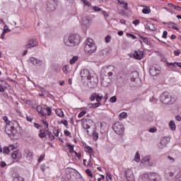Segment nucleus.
Segmentation results:
<instances>
[{"label":"nucleus","instance_id":"obj_29","mask_svg":"<svg viewBox=\"0 0 181 181\" xmlns=\"http://www.w3.org/2000/svg\"><path fill=\"white\" fill-rule=\"evenodd\" d=\"M40 134H38V136H40L41 139L46 138L47 136V132H43V130H40Z\"/></svg>","mask_w":181,"mask_h":181},{"label":"nucleus","instance_id":"obj_33","mask_svg":"<svg viewBox=\"0 0 181 181\" xmlns=\"http://www.w3.org/2000/svg\"><path fill=\"white\" fill-rule=\"evenodd\" d=\"M134 160L135 162H139L141 160V155L139 154V152H136L134 156Z\"/></svg>","mask_w":181,"mask_h":181},{"label":"nucleus","instance_id":"obj_64","mask_svg":"<svg viewBox=\"0 0 181 181\" xmlns=\"http://www.w3.org/2000/svg\"><path fill=\"white\" fill-rule=\"evenodd\" d=\"M53 133L55 136H59V130H54Z\"/></svg>","mask_w":181,"mask_h":181},{"label":"nucleus","instance_id":"obj_6","mask_svg":"<svg viewBox=\"0 0 181 181\" xmlns=\"http://www.w3.org/2000/svg\"><path fill=\"white\" fill-rule=\"evenodd\" d=\"M88 86L89 88H95L98 86V76L95 74H92L90 75L88 79Z\"/></svg>","mask_w":181,"mask_h":181},{"label":"nucleus","instance_id":"obj_56","mask_svg":"<svg viewBox=\"0 0 181 181\" xmlns=\"http://www.w3.org/2000/svg\"><path fill=\"white\" fill-rule=\"evenodd\" d=\"M6 32H11V30L8 29V27L5 25L3 33H6Z\"/></svg>","mask_w":181,"mask_h":181},{"label":"nucleus","instance_id":"obj_44","mask_svg":"<svg viewBox=\"0 0 181 181\" xmlns=\"http://www.w3.org/2000/svg\"><path fill=\"white\" fill-rule=\"evenodd\" d=\"M86 114H87V111L83 110L78 114V117L81 118L83 115H86Z\"/></svg>","mask_w":181,"mask_h":181},{"label":"nucleus","instance_id":"obj_16","mask_svg":"<svg viewBox=\"0 0 181 181\" xmlns=\"http://www.w3.org/2000/svg\"><path fill=\"white\" fill-rule=\"evenodd\" d=\"M11 158L18 162L22 158V153L19 150L15 151L12 153Z\"/></svg>","mask_w":181,"mask_h":181},{"label":"nucleus","instance_id":"obj_40","mask_svg":"<svg viewBox=\"0 0 181 181\" xmlns=\"http://www.w3.org/2000/svg\"><path fill=\"white\" fill-rule=\"evenodd\" d=\"M86 173L88 175V176H89V177H93V173H91V170L86 169Z\"/></svg>","mask_w":181,"mask_h":181},{"label":"nucleus","instance_id":"obj_55","mask_svg":"<svg viewBox=\"0 0 181 181\" xmlns=\"http://www.w3.org/2000/svg\"><path fill=\"white\" fill-rule=\"evenodd\" d=\"M105 40H106L107 43H110V42H111V36H110V35L106 36Z\"/></svg>","mask_w":181,"mask_h":181},{"label":"nucleus","instance_id":"obj_58","mask_svg":"<svg viewBox=\"0 0 181 181\" xmlns=\"http://www.w3.org/2000/svg\"><path fill=\"white\" fill-rule=\"evenodd\" d=\"M62 124H64L65 127H67V125H69V122L66 119L62 120Z\"/></svg>","mask_w":181,"mask_h":181},{"label":"nucleus","instance_id":"obj_14","mask_svg":"<svg viewBox=\"0 0 181 181\" xmlns=\"http://www.w3.org/2000/svg\"><path fill=\"white\" fill-rule=\"evenodd\" d=\"M80 74L82 80H88L90 76H91V74H90V71H88V69L81 70Z\"/></svg>","mask_w":181,"mask_h":181},{"label":"nucleus","instance_id":"obj_43","mask_svg":"<svg viewBox=\"0 0 181 181\" xmlns=\"http://www.w3.org/2000/svg\"><path fill=\"white\" fill-rule=\"evenodd\" d=\"M81 2H83V4H84V5H86V6H91V4H90V2L87 0H81Z\"/></svg>","mask_w":181,"mask_h":181},{"label":"nucleus","instance_id":"obj_3","mask_svg":"<svg viewBox=\"0 0 181 181\" xmlns=\"http://www.w3.org/2000/svg\"><path fill=\"white\" fill-rule=\"evenodd\" d=\"M84 50L86 53H88L91 54L94 53L95 50H97V46L95 43H94V40L91 38H88L85 42Z\"/></svg>","mask_w":181,"mask_h":181},{"label":"nucleus","instance_id":"obj_38","mask_svg":"<svg viewBox=\"0 0 181 181\" xmlns=\"http://www.w3.org/2000/svg\"><path fill=\"white\" fill-rule=\"evenodd\" d=\"M43 110H47V115H51L52 114V107H47V108L44 107Z\"/></svg>","mask_w":181,"mask_h":181},{"label":"nucleus","instance_id":"obj_11","mask_svg":"<svg viewBox=\"0 0 181 181\" xmlns=\"http://www.w3.org/2000/svg\"><path fill=\"white\" fill-rule=\"evenodd\" d=\"M54 9H56V2H54V0H48L47 4V11L48 12H52Z\"/></svg>","mask_w":181,"mask_h":181},{"label":"nucleus","instance_id":"obj_45","mask_svg":"<svg viewBox=\"0 0 181 181\" xmlns=\"http://www.w3.org/2000/svg\"><path fill=\"white\" fill-rule=\"evenodd\" d=\"M110 103H117V96H112L110 98Z\"/></svg>","mask_w":181,"mask_h":181},{"label":"nucleus","instance_id":"obj_52","mask_svg":"<svg viewBox=\"0 0 181 181\" xmlns=\"http://www.w3.org/2000/svg\"><path fill=\"white\" fill-rule=\"evenodd\" d=\"M9 152H10L9 148L8 147H6V148H4V151H3L4 153L8 154V153H9Z\"/></svg>","mask_w":181,"mask_h":181},{"label":"nucleus","instance_id":"obj_9","mask_svg":"<svg viewBox=\"0 0 181 181\" xmlns=\"http://www.w3.org/2000/svg\"><path fill=\"white\" fill-rule=\"evenodd\" d=\"M144 181H160L159 175L155 173H146L144 175Z\"/></svg>","mask_w":181,"mask_h":181},{"label":"nucleus","instance_id":"obj_4","mask_svg":"<svg viewBox=\"0 0 181 181\" xmlns=\"http://www.w3.org/2000/svg\"><path fill=\"white\" fill-rule=\"evenodd\" d=\"M160 100L163 104H173L175 101L168 92H164L162 93L160 96Z\"/></svg>","mask_w":181,"mask_h":181},{"label":"nucleus","instance_id":"obj_17","mask_svg":"<svg viewBox=\"0 0 181 181\" xmlns=\"http://www.w3.org/2000/svg\"><path fill=\"white\" fill-rule=\"evenodd\" d=\"M132 56L136 60H141V59L144 58V52L142 51H134V52L132 54Z\"/></svg>","mask_w":181,"mask_h":181},{"label":"nucleus","instance_id":"obj_2","mask_svg":"<svg viewBox=\"0 0 181 181\" xmlns=\"http://www.w3.org/2000/svg\"><path fill=\"white\" fill-rule=\"evenodd\" d=\"M80 39H81L80 35L72 34L64 39V43L66 46H77L80 43Z\"/></svg>","mask_w":181,"mask_h":181},{"label":"nucleus","instance_id":"obj_49","mask_svg":"<svg viewBox=\"0 0 181 181\" xmlns=\"http://www.w3.org/2000/svg\"><path fill=\"white\" fill-rule=\"evenodd\" d=\"M101 84L102 86H103V87H107L108 86V83H107V82L105 81V79L102 80Z\"/></svg>","mask_w":181,"mask_h":181},{"label":"nucleus","instance_id":"obj_30","mask_svg":"<svg viewBox=\"0 0 181 181\" xmlns=\"http://www.w3.org/2000/svg\"><path fill=\"white\" fill-rule=\"evenodd\" d=\"M66 146L69 148L70 153H73V152H74V146L69 143H66Z\"/></svg>","mask_w":181,"mask_h":181},{"label":"nucleus","instance_id":"obj_61","mask_svg":"<svg viewBox=\"0 0 181 181\" xmlns=\"http://www.w3.org/2000/svg\"><path fill=\"white\" fill-rule=\"evenodd\" d=\"M174 54L175 56H179V54H180V49H177L176 51H174Z\"/></svg>","mask_w":181,"mask_h":181},{"label":"nucleus","instance_id":"obj_39","mask_svg":"<svg viewBox=\"0 0 181 181\" xmlns=\"http://www.w3.org/2000/svg\"><path fill=\"white\" fill-rule=\"evenodd\" d=\"M96 97H97V93H92L90 98V101H95Z\"/></svg>","mask_w":181,"mask_h":181},{"label":"nucleus","instance_id":"obj_31","mask_svg":"<svg viewBox=\"0 0 181 181\" xmlns=\"http://www.w3.org/2000/svg\"><path fill=\"white\" fill-rule=\"evenodd\" d=\"M82 127L84 129H90V124L89 122L88 121L84 122L83 123H82Z\"/></svg>","mask_w":181,"mask_h":181},{"label":"nucleus","instance_id":"obj_60","mask_svg":"<svg viewBox=\"0 0 181 181\" xmlns=\"http://www.w3.org/2000/svg\"><path fill=\"white\" fill-rule=\"evenodd\" d=\"M27 121H29L30 122H32L33 121V119L30 116H26Z\"/></svg>","mask_w":181,"mask_h":181},{"label":"nucleus","instance_id":"obj_47","mask_svg":"<svg viewBox=\"0 0 181 181\" xmlns=\"http://www.w3.org/2000/svg\"><path fill=\"white\" fill-rule=\"evenodd\" d=\"M93 11H95V12H100L101 11H103V9L101 8H99L98 6H93Z\"/></svg>","mask_w":181,"mask_h":181},{"label":"nucleus","instance_id":"obj_27","mask_svg":"<svg viewBox=\"0 0 181 181\" xmlns=\"http://www.w3.org/2000/svg\"><path fill=\"white\" fill-rule=\"evenodd\" d=\"M169 127L171 131H175L176 130V124H175V122L173 120H171L169 123Z\"/></svg>","mask_w":181,"mask_h":181},{"label":"nucleus","instance_id":"obj_35","mask_svg":"<svg viewBox=\"0 0 181 181\" xmlns=\"http://www.w3.org/2000/svg\"><path fill=\"white\" fill-rule=\"evenodd\" d=\"M142 12L144 14L148 15V14L151 13V8L146 7L145 8H143Z\"/></svg>","mask_w":181,"mask_h":181},{"label":"nucleus","instance_id":"obj_28","mask_svg":"<svg viewBox=\"0 0 181 181\" xmlns=\"http://www.w3.org/2000/svg\"><path fill=\"white\" fill-rule=\"evenodd\" d=\"M46 132H47V135L51 139V141H54V135H53V133L49 131V129L46 130Z\"/></svg>","mask_w":181,"mask_h":181},{"label":"nucleus","instance_id":"obj_19","mask_svg":"<svg viewBox=\"0 0 181 181\" xmlns=\"http://www.w3.org/2000/svg\"><path fill=\"white\" fill-rule=\"evenodd\" d=\"M145 29H146V30H151L152 32H155V30H156V27L155 26V24L148 23L145 25Z\"/></svg>","mask_w":181,"mask_h":181},{"label":"nucleus","instance_id":"obj_23","mask_svg":"<svg viewBox=\"0 0 181 181\" xmlns=\"http://www.w3.org/2000/svg\"><path fill=\"white\" fill-rule=\"evenodd\" d=\"M139 37H141L146 45H148V46H151V40L148 37H142V35H139Z\"/></svg>","mask_w":181,"mask_h":181},{"label":"nucleus","instance_id":"obj_12","mask_svg":"<svg viewBox=\"0 0 181 181\" xmlns=\"http://www.w3.org/2000/svg\"><path fill=\"white\" fill-rule=\"evenodd\" d=\"M28 62L32 63L34 66H42V64H43V61L37 59V58H35L33 57H30Z\"/></svg>","mask_w":181,"mask_h":181},{"label":"nucleus","instance_id":"obj_1","mask_svg":"<svg viewBox=\"0 0 181 181\" xmlns=\"http://www.w3.org/2000/svg\"><path fill=\"white\" fill-rule=\"evenodd\" d=\"M4 120L6 123L5 127L6 134L11 138V139H18V131L15 129V127L12 126L13 124L18 125V122L13 121V122L8 120V117H4Z\"/></svg>","mask_w":181,"mask_h":181},{"label":"nucleus","instance_id":"obj_20","mask_svg":"<svg viewBox=\"0 0 181 181\" xmlns=\"http://www.w3.org/2000/svg\"><path fill=\"white\" fill-rule=\"evenodd\" d=\"M12 176L13 177V181H25V179H23L22 177H20L19 174L17 173H13Z\"/></svg>","mask_w":181,"mask_h":181},{"label":"nucleus","instance_id":"obj_10","mask_svg":"<svg viewBox=\"0 0 181 181\" xmlns=\"http://www.w3.org/2000/svg\"><path fill=\"white\" fill-rule=\"evenodd\" d=\"M170 141V137H163L160 142L158 144V147L159 149H163V148H165L167 146L168 144Z\"/></svg>","mask_w":181,"mask_h":181},{"label":"nucleus","instance_id":"obj_7","mask_svg":"<svg viewBox=\"0 0 181 181\" xmlns=\"http://www.w3.org/2000/svg\"><path fill=\"white\" fill-rule=\"evenodd\" d=\"M130 81L134 83V84L136 87H140L142 84V81L139 78V73L138 71H135L132 73Z\"/></svg>","mask_w":181,"mask_h":181},{"label":"nucleus","instance_id":"obj_5","mask_svg":"<svg viewBox=\"0 0 181 181\" xmlns=\"http://www.w3.org/2000/svg\"><path fill=\"white\" fill-rule=\"evenodd\" d=\"M102 73L107 77H112L117 74V71H115V66L112 65L103 67L102 69Z\"/></svg>","mask_w":181,"mask_h":181},{"label":"nucleus","instance_id":"obj_53","mask_svg":"<svg viewBox=\"0 0 181 181\" xmlns=\"http://www.w3.org/2000/svg\"><path fill=\"white\" fill-rule=\"evenodd\" d=\"M176 66L181 69V62H175L173 64V67H176Z\"/></svg>","mask_w":181,"mask_h":181},{"label":"nucleus","instance_id":"obj_37","mask_svg":"<svg viewBox=\"0 0 181 181\" xmlns=\"http://www.w3.org/2000/svg\"><path fill=\"white\" fill-rule=\"evenodd\" d=\"M103 100V95L100 96L98 93H96V98H95V101L98 103H100Z\"/></svg>","mask_w":181,"mask_h":181},{"label":"nucleus","instance_id":"obj_24","mask_svg":"<svg viewBox=\"0 0 181 181\" xmlns=\"http://www.w3.org/2000/svg\"><path fill=\"white\" fill-rule=\"evenodd\" d=\"M55 112L58 117H60V118H63V117H64V113L62 109H57Z\"/></svg>","mask_w":181,"mask_h":181},{"label":"nucleus","instance_id":"obj_57","mask_svg":"<svg viewBox=\"0 0 181 181\" xmlns=\"http://www.w3.org/2000/svg\"><path fill=\"white\" fill-rule=\"evenodd\" d=\"M8 148L9 152H11V151H13V149H15V146L13 145H10Z\"/></svg>","mask_w":181,"mask_h":181},{"label":"nucleus","instance_id":"obj_41","mask_svg":"<svg viewBox=\"0 0 181 181\" xmlns=\"http://www.w3.org/2000/svg\"><path fill=\"white\" fill-rule=\"evenodd\" d=\"M86 152H88L89 153H94V149H93L92 147L88 146L86 147Z\"/></svg>","mask_w":181,"mask_h":181},{"label":"nucleus","instance_id":"obj_13","mask_svg":"<svg viewBox=\"0 0 181 181\" xmlns=\"http://www.w3.org/2000/svg\"><path fill=\"white\" fill-rule=\"evenodd\" d=\"M149 73L151 76H152V77H155L159 75V73H160V70H159V69H158L156 66H150Z\"/></svg>","mask_w":181,"mask_h":181},{"label":"nucleus","instance_id":"obj_34","mask_svg":"<svg viewBox=\"0 0 181 181\" xmlns=\"http://www.w3.org/2000/svg\"><path fill=\"white\" fill-rule=\"evenodd\" d=\"M77 60H78V56L73 57V58L70 60V64H74Z\"/></svg>","mask_w":181,"mask_h":181},{"label":"nucleus","instance_id":"obj_18","mask_svg":"<svg viewBox=\"0 0 181 181\" xmlns=\"http://www.w3.org/2000/svg\"><path fill=\"white\" fill-rule=\"evenodd\" d=\"M125 177L127 178V180L131 181L132 180V177H134V173H132V170L127 169L125 172Z\"/></svg>","mask_w":181,"mask_h":181},{"label":"nucleus","instance_id":"obj_32","mask_svg":"<svg viewBox=\"0 0 181 181\" xmlns=\"http://www.w3.org/2000/svg\"><path fill=\"white\" fill-rule=\"evenodd\" d=\"M83 23L86 26H87V25H88V23H90V19L88 18V17H83Z\"/></svg>","mask_w":181,"mask_h":181},{"label":"nucleus","instance_id":"obj_21","mask_svg":"<svg viewBox=\"0 0 181 181\" xmlns=\"http://www.w3.org/2000/svg\"><path fill=\"white\" fill-rule=\"evenodd\" d=\"M25 156H26V158L28 160H30V159H32V158H33V152H31L30 151L26 149L25 151V154H24Z\"/></svg>","mask_w":181,"mask_h":181},{"label":"nucleus","instance_id":"obj_62","mask_svg":"<svg viewBox=\"0 0 181 181\" xmlns=\"http://www.w3.org/2000/svg\"><path fill=\"white\" fill-rule=\"evenodd\" d=\"M173 8L176 9L177 11H181V7L179 6H173Z\"/></svg>","mask_w":181,"mask_h":181},{"label":"nucleus","instance_id":"obj_26","mask_svg":"<svg viewBox=\"0 0 181 181\" xmlns=\"http://www.w3.org/2000/svg\"><path fill=\"white\" fill-rule=\"evenodd\" d=\"M118 2L121 5H123L122 8H124L125 11H128V3L125 2V1L124 0H122V1L118 0Z\"/></svg>","mask_w":181,"mask_h":181},{"label":"nucleus","instance_id":"obj_54","mask_svg":"<svg viewBox=\"0 0 181 181\" xmlns=\"http://www.w3.org/2000/svg\"><path fill=\"white\" fill-rule=\"evenodd\" d=\"M163 37L164 39H166L168 37V31H166V30L163 31Z\"/></svg>","mask_w":181,"mask_h":181},{"label":"nucleus","instance_id":"obj_25","mask_svg":"<svg viewBox=\"0 0 181 181\" xmlns=\"http://www.w3.org/2000/svg\"><path fill=\"white\" fill-rule=\"evenodd\" d=\"M37 111L39 114H41L42 117H46L47 114L42 110V106L39 105L37 107Z\"/></svg>","mask_w":181,"mask_h":181},{"label":"nucleus","instance_id":"obj_63","mask_svg":"<svg viewBox=\"0 0 181 181\" xmlns=\"http://www.w3.org/2000/svg\"><path fill=\"white\" fill-rule=\"evenodd\" d=\"M139 23H140V21H139V20H135V21H133V25H139Z\"/></svg>","mask_w":181,"mask_h":181},{"label":"nucleus","instance_id":"obj_46","mask_svg":"<svg viewBox=\"0 0 181 181\" xmlns=\"http://www.w3.org/2000/svg\"><path fill=\"white\" fill-rule=\"evenodd\" d=\"M127 36H129V37H132V39H133L134 40H135V39H136V36L132 34V33H127Z\"/></svg>","mask_w":181,"mask_h":181},{"label":"nucleus","instance_id":"obj_48","mask_svg":"<svg viewBox=\"0 0 181 181\" xmlns=\"http://www.w3.org/2000/svg\"><path fill=\"white\" fill-rule=\"evenodd\" d=\"M64 133V135H66V136H69L70 138H71V133H70L69 130H65Z\"/></svg>","mask_w":181,"mask_h":181},{"label":"nucleus","instance_id":"obj_22","mask_svg":"<svg viewBox=\"0 0 181 181\" xmlns=\"http://www.w3.org/2000/svg\"><path fill=\"white\" fill-rule=\"evenodd\" d=\"M99 54L100 56H108L110 54V48H105L104 49H102L100 52Z\"/></svg>","mask_w":181,"mask_h":181},{"label":"nucleus","instance_id":"obj_15","mask_svg":"<svg viewBox=\"0 0 181 181\" xmlns=\"http://www.w3.org/2000/svg\"><path fill=\"white\" fill-rule=\"evenodd\" d=\"M37 46V41L35 39L29 40L28 43L25 45V49H32V47H36Z\"/></svg>","mask_w":181,"mask_h":181},{"label":"nucleus","instance_id":"obj_36","mask_svg":"<svg viewBox=\"0 0 181 181\" xmlns=\"http://www.w3.org/2000/svg\"><path fill=\"white\" fill-rule=\"evenodd\" d=\"M93 141H97L98 139V133L97 132H93Z\"/></svg>","mask_w":181,"mask_h":181},{"label":"nucleus","instance_id":"obj_50","mask_svg":"<svg viewBox=\"0 0 181 181\" xmlns=\"http://www.w3.org/2000/svg\"><path fill=\"white\" fill-rule=\"evenodd\" d=\"M101 105L100 102H98L96 103H93V108H98V107H100Z\"/></svg>","mask_w":181,"mask_h":181},{"label":"nucleus","instance_id":"obj_42","mask_svg":"<svg viewBox=\"0 0 181 181\" xmlns=\"http://www.w3.org/2000/svg\"><path fill=\"white\" fill-rule=\"evenodd\" d=\"M119 117L120 118H127L128 117V115L127 114V112H123L119 114Z\"/></svg>","mask_w":181,"mask_h":181},{"label":"nucleus","instance_id":"obj_51","mask_svg":"<svg viewBox=\"0 0 181 181\" xmlns=\"http://www.w3.org/2000/svg\"><path fill=\"white\" fill-rule=\"evenodd\" d=\"M39 88H40V91L41 93H46V94H47V93H49V91L45 90L43 88H42V87H40V86H39Z\"/></svg>","mask_w":181,"mask_h":181},{"label":"nucleus","instance_id":"obj_59","mask_svg":"<svg viewBox=\"0 0 181 181\" xmlns=\"http://www.w3.org/2000/svg\"><path fill=\"white\" fill-rule=\"evenodd\" d=\"M102 14L105 16V18H108L110 15H108V13L107 11H102Z\"/></svg>","mask_w":181,"mask_h":181},{"label":"nucleus","instance_id":"obj_8","mask_svg":"<svg viewBox=\"0 0 181 181\" xmlns=\"http://www.w3.org/2000/svg\"><path fill=\"white\" fill-rule=\"evenodd\" d=\"M113 131L117 134V135H122L124 134V131L125 128L124 127V124L119 122H117L112 125Z\"/></svg>","mask_w":181,"mask_h":181}]
</instances>
